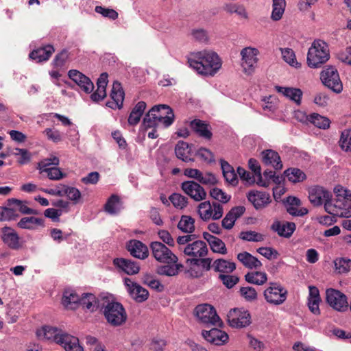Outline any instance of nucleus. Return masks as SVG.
<instances>
[{
	"label": "nucleus",
	"instance_id": "f257e3e1",
	"mask_svg": "<svg viewBox=\"0 0 351 351\" xmlns=\"http://www.w3.org/2000/svg\"><path fill=\"white\" fill-rule=\"evenodd\" d=\"M336 197L332 200V194L324 188L319 186L309 190L308 198L315 206L324 204L325 211L330 215H339L340 217H351V191L339 185L335 187Z\"/></svg>",
	"mask_w": 351,
	"mask_h": 351
},
{
	"label": "nucleus",
	"instance_id": "f03ea898",
	"mask_svg": "<svg viewBox=\"0 0 351 351\" xmlns=\"http://www.w3.org/2000/svg\"><path fill=\"white\" fill-rule=\"evenodd\" d=\"M189 66L204 75H214L221 67V60L217 53L204 50L188 59Z\"/></svg>",
	"mask_w": 351,
	"mask_h": 351
},
{
	"label": "nucleus",
	"instance_id": "7ed1b4c3",
	"mask_svg": "<svg viewBox=\"0 0 351 351\" xmlns=\"http://www.w3.org/2000/svg\"><path fill=\"white\" fill-rule=\"evenodd\" d=\"M330 58L328 45L323 40H315L308 49L307 64L311 68L320 67Z\"/></svg>",
	"mask_w": 351,
	"mask_h": 351
},
{
	"label": "nucleus",
	"instance_id": "20e7f679",
	"mask_svg": "<svg viewBox=\"0 0 351 351\" xmlns=\"http://www.w3.org/2000/svg\"><path fill=\"white\" fill-rule=\"evenodd\" d=\"M103 308L104 317L111 326H120L126 322L127 313L121 303L117 302H108Z\"/></svg>",
	"mask_w": 351,
	"mask_h": 351
},
{
	"label": "nucleus",
	"instance_id": "39448f33",
	"mask_svg": "<svg viewBox=\"0 0 351 351\" xmlns=\"http://www.w3.org/2000/svg\"><path fill=\"white\" fill-rule=\"evenodd\" d=\"M195 315L199 321L206 325L220 326L222 322L217 314L215 308L208 304L197 305L195 308Z\"/></svg>",
	"mask_w": 351,
	"mask_h": 351
},
{
	"label": "nucleus",
	"instance_id": "423d86ee",
	"mask_svg": "<svg viewBox=\"0 0 351 351\" xmlns=\"http://www.w3.org/2000/svg\"><path fill=\"white\" fill-rule=\"evenodd\" d=\"M151 252L154 258L162 263H176L178 256L164 243L153 241L149 245Z\"/></svg>",
	"mask_w": 351,
	"mask_h": 351
},
{
	"label": "nucleus",
	"instance_id": "0eeeda50",
	"mask_svg": "<svg viewBox=\"0 0 351 351\" xmlns=\"http://www.w3.org/2000/svg\"><path fill=\"white\" fill-rule=\"evenodd\" d=\"M197 212L200 218L205 221L210 219L217 220L222 217L223 208L217 202L211 204L209 201H205L199 204Z\"/></svg>",
	"mask_w": 351,
	"mask_h": 351
},
{
	"label": "nucleus",
	"instance_id": "6e6552de",
	"mask_svg": "<svg viewBox=\"0 0 351 351\" xmlns=\"http://www.w3.org/2000/svg\"><path fill=\"white\" fill-rule=\"evenodd\" d=\"M320 79L322 83L337 93L343 90V85L340 80L337 69L332 66H328L320 73Z\"/></svg>",
	"mask_w": 351,
	"mask_h": 351
},
{
	"label": "nucleus",
	"instance_id": "1a4fd4ad",
	"mask_svg": "<svg viewBox=\"0 0 351 351\" xmlns=\"http://www.w3.org/2000/svg\"><path fill=\"white\" fill-rule=\"evenodd\" d=\"M227 319L229 325L236 328H245L252 323L250 313L243 308L231 309L227 315Z\"/></svg>",
	"mask_w": 351,
	"mask_h": 351
},
{
	"label": "nucleus",
	"instance_id": "9d476101",
	"mask_svg": "<svg viewBox=\"0 0 351 351\" xmlns=\"http://www.w3.org/2000/svg\"><path fill=\"white\" fill-rule=\"evenodd\" d=\"M326 300L328 305L337 311L344 312L348 308L346 295L338 290L334 289H327L326 291Z\"/></svg>",
	"mask_w": 351,
	"mask_h": 351
},
{
	"label": "nucleus",
	"instance_id": "9b49d317",
	"mask_svg": "<svg viewBox=\"0 0 351 351\" xmlns=\"http://www.w3.org/2000/svg\"><path fill=\"white\" fill-rule=\"evenodd\" d=\"M287 291L277 283H270V286L264 291L266 301L270 304L279 305L287 299Z\"/></svg>",
	"mask_w": 351,
	"mask_h": 351
},
{
	"label": "nucleus",
	"instance_id": "f8f14e48",
	"mask_svg": "<svg viewBox=\"0 0 351 351\" xmlns=\"http://www.w3.org/2000/svg\"><path fill=\"white\" fill-rule=\"evenodd\" d=\"M258 50L254 47H245L241 51V66L245 73H252L258 62Z\"/></svg>",
	"mask_w": 351,
	"mask_h": 351
},
{
	"label": "nucleus",
	"instance_id": "ddd939ff",
	"mask_svg": "<svg viewBox=\"0 0 351 351\" xmlns=\"http://www.w3.org/2000/svg\"><path fill=\"white\" fill-rule=\"evenodd\" d=\"M124 284L130 296L136 302L141 303L149 298V291L137 282L132 281L129 278H125Z\"/></svg>",
	"mask_w": 351,
	"mask_h": 351
},
{
	"label": "nucleus",
	"instance_id": "4468645a",
	"mask_svg": "<svg viewBox=\"0 0 351 351\" xmlns=\"http://www.w3.org/2000/svg\"><path fill=\"white\" fill-rule=\"evenodd\" d=\"M182 191L196 202L204 200L206 197L204 189L195 181H184L181 184Z\"/></svg>",
	"mask_w": 351,
	"mask_h": 351
},
{
	"label": "nucleus",
	"instance_id": "2eb2a0df",
	"mask_svg": "<svg viewBox=\"0 0 351 351\" xmlns=\"http://www.w3.org/2000/svg\"><path fill=\"white\" fill-rule=\"evenodd\" d=\"M1 239L4 244L14 250H19L23 247V241L15 230L11 227L1 229Z\"/></svg>",
	"mask_w": 351,
	"mask_h": 351
},
{
	"label": "nucleus",
	"instance_id": "dca6fc26",
	"mask_svg": "<svg viewBox=\"0 0 351 351\" xmlns=\"http://www.w3.org/2000/svg\"><path fill=\"white\" fill-rule=\"evenodd\" d=\"M183 253L192 258H199L207 255L208 250L206 243L200 240H196L183 247Z\"/></svg>",
	"mask_w": 351,
	"mask_h": 351
},
{
	"label": "nucleus",
	"instance_id": "f3484780",
	"mask_svg": "<svg viewBox=\"0 0 351 351\" xmlns=\"http://www.w3.org/2000/svg\"><path fill=\"white\" fill-rule=\"evenodd\" d=\"M68 75L86 93H90L93 90L94 84L90 78L79 71L71 69L68 72Z\"/></svg>",
	"mask_w": 351,
	"mask_h": 351
},
{
	"label": "nucleus",
	"instance_id": "a211bd4d",
	"mask_svg": "<svg viewBox=\"0 0 351 351\" xmlns=\"http://www.w3.org/2000/svg\"><path fill=\"white\" fill-rule=\"evenodd\" d=\"M154 107H158V108L155 112H153L156 114L153 117L157 119L160 123H162L165 127L170 126L175 119L172 108L166 104L156 105Z\"/></svg>",
	"mask_w": 351,
	"mask_h": 351
},
{
	"label": "nucleus",
	"instance_id": "6ab92c4d",
	"mask_svg": "<svg viewBox=\"0 0 351 351\" xmlns=\"http://www.w3.org/2000/svg\"><path fill=\"white\" fill-rule=\"evenodd\" d=\"M202 335L207 341L216 346L223 345L228 340V334L216 328H213L210 330H203Z\"/></svg>",
	"mask_w": 351,
	"mask_h": 351
},
{
	"label": "nucleus",
	"instance_id": "aec40b11",
	"mask_svg": "<svg viewBox=\"0 0 351 351\" xmlns=\"http://www.w3.org/2000/svg\"><path fill=\"white\" fill-rule=\"evenodd\" d=\"M247 197L257 210L266 207L271 202L269 194L265 192L250 191Z\"/></svg>",
	"mask_w": 351,
	"mask_h": 351
},
{
	"label": "nucleus",
	"instance_id": "412c9836",
	"mask_svg": "<svg viewBox=\"0 0 351 351\" xmlns=\"http://www.w3.org/2000/svg\"><path fill=\"white\" fill-rule=\"evenodd\" d=\"M64 333V332L61 329L47 326L43 327L36 332L39 339L51 340L58 344L61 342L62 336H63Z\"/></svg>",
	"mask_w": 351,
	"mask_h": 351
},
{
	"label": "nucleus",
	"instance_id": "4be33fe9",
	"mask_svg": "<svg viewBox=\"0 0 351 351\" xmlns=\"http://www.w3.org/2000/svg\"><path fill=\"white\" fill-rule=\"evenodd\" d=\"M190 126L199 137L207 141H210L212 138V128L206 121L200 119H194L191 121Z\"/></svg>",
	"mask_w": 351,
	"mask_h": 351
},
{
	"label": "nucleus",
	"instance_id": "5701e85b",
	"mask_svg": "<svg viewBox=\"0 0 351 351\" xmlns=\"http://www.w3.org/2000/svg\"><path fill=\"white\" fill-rule=\"evenodd\" d=\"M113 264L119 269L128 275H134L139 272L140 266L136 261L124 258H116L113 260Z\"/></svg>",
	"mask_w": 351,
	"mask_h": 351
},
{
	"label": "nucleus",
	"instance_id": "b1692460",
	"mask_svg": "<svg viewBox=\"0 0 351 351\" xmlns=\"http://www.w3.org/2000/svg\"><path fill=\"white\" fill-rule=\"evenodd\" d=\"M127 247L130 254L136 258L143 260L149 256L148 247L140 241L131 240Z\"/></svg>",
	"mask_w": 351,
	"mask_h": 351
},
{
	"label": "nucleus",
	"instance_id": "393cba45",
	"mask_svg": "<svg viewBox=\"0 0 351 351\" xmlns=\"http://www.w3.org/2000/svg\"><path fill=\"white\" fill-rule=\"evenodd\" d=\"M295 224L293 222L275 221L271 226V229L276 232L280 237L289 238L295 230Z\"/></svg>",
	"mask_w": 351,
	"mask_h": 351
},
{
	"label": "nucleus",
	"instance_id": "a878e982",
	"mask_svg": "<svg viewBox=\"0 0 351 351\" xmlns=\"http://www.w3.org/2000/svg\"><path fill=\"white\" fill-rule=\"evenodd\" d=\"M60 345L65 351H84L83 347L80 344L79 339L64 332L62 336Z\"/></svg>",
	"mask_w": 351,
	"mask_h": 351
},
{
	"label": "nucleus",
	"instance_id": "bb28decb",
	"mask_svg": "<svg viewBox=\"0 0 351 351\" xmlns=\"http://www.w3.org/2000/svg\"><path fill=\"white\" fill-rule=\"evenodd\" d=\"M262 161L267 165H271L275 169L282 168V163L278 152L272 149L264 150L261 152Z\"/></svg>",
	"mask_w": 351,
	"mask_h": 351
},
{
	"label": "nucleus",
	"instance_id": "cd10ccee",
	"mask_svg": "<svg viewBox=\"0 0 351 351\" xmlns=\"http://www.w3.org/2000/svg\"><path fill=\"white\" fill-rule=\"evenodd\" d=\"M108 74L103 73L100 75L97 82V88L91 95L90 98L93 101H99L106 97V88L108 84Z\"/></svg>",
	"mask_w": 351,
	"mask_h": 351
},
{
	"label": "nucleus",
	"instance_id": "c85d7f7f",
	"mask_svg": "<svg viewBox=\"0 0 351 351\" xmlns=\"http://www.w3.org/2000/svg\"><path fill=\"white\" fill-rule=\"evenodd\" d=\"M108 74L103 73L100 75L97 82V88L91 95L90 98L93 101H99L106 97V88L108 84Z\"/></svg>",
	"mask_w": 351,
	"mask_h": 351
},
{
	"label": "nucleus",
	"instance_id": "c756f323",
	"mask_svg": "<svg viewBox=\"0 0 351 351\" xmlns=\"http://www.w3.org/2000/svg\"><path fill=\"white\" fill-rule=\"evenodd\" d=\"M17 226L22 229L36 230L38 227L45 226V219L35 217H25L17 223Z\"/></svg>",
	"mask_w": 351,
	"mask_h": 351
},
{
	"label": "nucleus",
	"instance_id": "7c9ffc66",
	"mask_svg": "<svg viewBox=\"0 0 351 351\" xmlns=\"http://www.w3.org/2000/svg\"><path fill=\"white\" fill-rule=\"evenodd\" d=\"M55 51L52 45H48L32 51L29 53V58L37 62L46 61L49 59L51 54Z\"/></svg>",
	"mask_w": 351,
	"mask_h": 351
},
{
	"label": "nucleus",
	"instance_id": "2f4dec72",
	"mask_svg": "<svg viewBox=\"0 0 351 351\" xmlns=\"http://www.w3.org/2000/svg\"><path fill=\"white\" fill-rule=\"evenodd\" d=\"M275 89L278 93L293 101L296 104H300L302 92L300 88L276 86Z\"/></svg>",
	"mask_w": 351,
	"mask_h": 351
},
{
	"label": "nucleus",
	"instance_id": "473e14b6",
	"mask_svg": "<svg viewBox=\"0 0 351 351\" xmlns=\"http://www.w3.org/2000/svg\"><path fill=\"white\" fill-rule=\"evenodd\" d=\"M237 259L243 266L250 269H258L262 266L261 262L256 257L247 252L239 253Z\"/></svg>",
	"mask_w": 351,
	"mask_h": 351
},
{
	"label": "nucleus",
	"instance_id": "72a5a7b5",
	"mask_svg": "<svg viewBox=\"0 0 351 351\" xmlns=\"http://www.w3.org/2000/svg\"><path fill=\"white\" fill-rule=\"evenodd\" d=\"M219 162L225 180L231 185L236 186L238 184V178L234 168L223 159H221Z\"/></svg>",
	"mask_w": 351,
	"mask_h": 351
},
{
	"label": "nucleus",
	"instance_id": "f704fd0d",
	"mask_svg": "<svg viewBox=\"0 0 351 351\" xmlns=\"http://www.w3.org/2000/svg\"><path fill=\"white\" fill-rule=\"evenodd\" d=\"M190 145L188 143L179 141L175 147V154L178 158L185 162H194V158L189 157Z\"/></svg>",
	"mask_w": 351,
	"mask_h": 351
},
{
	"label": "nucleus",
	"instance_id": "c9c22d12",
	"mask_svg": "<svg viewBox=\"0 0 351 351\" xmlns=\"http://www.w3.org/2000/svg\"><path fill=\"white\" fill-rule=\"evenodd\" d=\"M79 306H82L90 312H94L99 308V302L95 295L88 293H83L80 296Z\"/></svg>",
	"mask_w": 351,
	"mask_h": 351
},
{
	"label": "nucleus",
	"instance_id": "e433bc0d",
	"mask_svg": "<svg viewBox=\"0 0 351 351\" xmlns=\"http://www.w3.org/2000/svg\"><path fill=\"white\" fill-rule=\"evenodd\" d=\"M166 265H160L156 269L158 274L166 276H175L179 274V271L183 268L181 263H165Z\"/></svg>",
	"mask_w": 351,
	"mask_h": 351
},
{
	"label": "nucleus",
	"instance_id": "4c0bfd02",
	"mask_svg": "<svg viewBox=\"0 0 351 351\" xmlns=\"http://www.w3.org/2000/svg\"><path fill=\"white\" fill-rule=\"evenodd\" d=\"M80 296L74 291L66 290L64 292L62 304L66 308L75 309L79 306Z\"/></svg>",
	"mask_w": 351,
	"mask_h": 351
},
{
	"label": "nucleus",
	"instance_id": "58836bf2",
	"mask_svg": "<svg viewBox=\"0 0 351 351\" xmlns=\"http://www.w3.org/2000/svg\"><path fill=\"white\" fill-rule=\"evenodd\" d=\"M146 103L143 101H138L136 104L130 112L128 119L130 125H135L138 123L146 108Z\"/></svg>",
	"mask_w": 351,
	"mask_h": 351
},
{
	"label": "nucleus",
	"instance_id": "ea45409f",
	"mask_svg": "<svg viewBox=\"0 0 351 351\" xmlns=\"http://www.w3.org/2000/svg\"><path fill=\"white\" fill-rule=\"evenodd\" d=\"M213 267L217 272L231 273L236 269V265L226 259L219 258L214 261Z\"/></svg>",
	"mask_w": 351,
	"mask_h": 351
},
{
	"label": "nucleus",
	"instance_id": "a19ab883",
	"mask_svg": "<svg viewBox=\"0 0 351 351\" xmlns=\"http://www.w3.org/2000/svg\"><path fill=\"white\" fill-rule=\"evenodd\" d=\"M245 280L251 284L263 285L267 280V275L265 272L251 271L245 275Z\"/></svg>",
	"mask_w": 351,
	"mask_h": 351
},
{
	"label": "nucleus",
	"instance_id": "79ce46f5",
	"mask_svg": "<svg viewBox=\"0 0 351 351\" xmlns=\"http://www.w3.org/2000/svg\"><path fill=\"white\" fill-rule=\"evenodd\" d=\"M308 120L315 126L323 130L328 129L330 124V121L328 118L317 113L311 114L308 117Z\"/></svg>",
	"mask_w": 351,
	"mask_h": 351
},
{
	"label": "nucleus",
	"instance_id": "37998d69",
	"mask_svg": "<svg viewBox=\"0 0 351 351\" xmlns=\"http://www.w3.org/2000/svg\"><path fill=\"white\" fill-rule=\"evenodd\" d=\"M195 220L190 216L182 215L178 223V228L185 233H193L195 230Z\"/></svg>",
	"mask_w": 351,
	"mask_h": 351
},
{
	"label": "nucleus",
	"instance_id": "c03bdc74",
	"mask_svg": "<svg viewBox=\"0 0 351 351\" xmlns=\"http://www.w3.org/2000/svg\"><path fill=\"white\" fill-rule=\"evenodd\" d=\"M157 108L158 107H152L143 118L142 127H143L145 130L155 128L160 123L157 119H154L153 117L156 116L153 112H155V111L157 110Z\"/></svg>",
	"mask_w": 351,
	"mask_h": 351
},
{
	"label": "nucleus",
	"instance_id": "a18cd8bd",
	"mask_svg": "<svg viewBox=\"0 0 351 351\" xmlns=\"http://www.w3.org/2000/svg\"><path fill=\"white\" fill-rule=\"evenodd\" d=\"M224 10L230 14H237L241 18L247 19L248 14L243 5L237 3L226 4Z\"/></svg>",
	"mask_w": 351,
	"mask_h": 351
},
{
	"label": "nucleus",
	"instance_id": "49530a36",
	"mask_svg": "<svg viewBox=\"0 0 351 351\" xmlns=\"http://www.w3.org/2000/svg\"><path fill=\"white\" fill-rule=\"evenodd\" d=\"M110 97L112 99L117 102L119 106H123L125 93L120 82H114L113 83Z\"/></svg>",
	"mask_w": 351,
	"mask_h": 351
},
{
	"label": "nucleus",
	"instance_id": "de8ad7c7",
	"mask_svg": "<svg viewBox=\"0 0 351 351\" xmlns=\"http://www.w3.org/2000/svg\"><path fill=\"white\" fill-rule=\"evenodd\" d=\"M284 173L288 178V180L292 182H302L306 179L305 173L297 168H291L285 171Z\"/></svg>",
	"mask_w": 351,
	"mask_h": 351
},
{
	"label": "nucleus",
	"instance_id": "09e8293b",
	"mask_svg": "<svg viewBox=\"0 0 351 351\" xmlns=\"http://www.w3.org/2000/svg\"><path fill=\"white\" fill-rule=\"evenodd\" d=\"M8 202H9L10 204H15L18 207L19 210L22 214L35 215H39V212L37 210L29 208L26 205V203H27L26 202H23L21 200H19L17 199H14V198L8 199Z\"/></svg>",
	"mask_w": 351,
	"mask_h": 351
},
{
	"label": "nucleus",
	"instance_id": "8fccbe9b",
	"mask_svg": "<svg viewBox=\"0 0 351 351\" xmlns=\"http://www.w3.org/2000/svg\"><path fill=\"white\" fill-rule=\"evenodd\" d=\"M335 269L339 274L347 273L351 269V259L347 258H337L334 261Z\"/></svg>",
	"mask_w": 351,
	"mask_h": 351
},
{
	"label": "nucleus",
	"instance_id": "3c124183",
	"mask_svg": "<svg viewBox=\"0 0 351 351\" xmlns=\"http://www.w3.org/2000/svg\"><path fill=\"white\" fill-rule=\"evenodd\" d=\"M249 167L250 169L254 173V174L258 176V184L260 186L267 187L268 186V182L266 181L262 180L261 177V166L259 165L258 161L254 158H250L248 161Z\"/></svg>",
	"mask_w": 351,
	"mask_h": 351
},
{
	"label": "nucleus",
	"instance_id": "603ef678",
	"mask_svg": "<svg viewBox=\"0 0 351 351\" xmlns=\"http://www.w3.org/2000/svg\"><path fill=\"white\" fill-rule=\"evenodd\" d=\"M240 239L247 241L260 242L264 240L263 234L255 231H242L239 235Z\"/></svg>",
	"mask_w": 351,
	"mask_h": 351
},
{
	"label": "nucleus",
	"instance_id": "864d4df0",
	"mask_svg": "<svg viewBox=\"0 0 351 351\" xmlns=\"http://www.w3.org/2000/svg\"><path fill=\"white\" fill-rule=\"evenodd\" d=\"M169 199L176 208L180 209L185 208L188 204V198L180 193H173Z\"/></svg>",
	"mask_w": 351,
	"mask_h": 351
},
{
	"label": "nucleus",
	"instance_id": "5fc2aeb1",
	"mask_svg": "<svg viewBox=\"0 0 351 351\" xmlns=\"http://www.w3.org/2000/svg\"><path fill=\"white\" fill-rule=\"evenodd\" d=\"M95 12L100 14L102 16L110 20H115L118 18V12L112 8L97 5L95 8Z\"/></svg>",
	"mask_w": 351,
	"mask_h": 351
},
{
	"label": "nucleus",
	"instance_id": "6e6d98bb",
	"mask_svg": "<svg viewBox=\"0 0 351 351\" xmlns=\"http://www.w3.org/2000/svg\"><path fill=\"white\" fill-rule=\"evenodd\" d=\"M339 145L343 150L351 152V130H344L342 132Z\"/></svg>",
	"mask_w": 351,
	"mask_h": 351
},
{
	"label": "nucleus",
	"instance_id": "4d7b16f0",
	"mask_svg": "<svg viewBox=\"0 0 351 351\" xmlns=\"http://www.w3.org/2000/svg\"><path fill=\"white\" fill-rule=\"evenodd\" d=\"M120 199L117 195H112L105 204V210L110 214H116L119 209L116 206L119 202Z\"/></svg>",
	"mask_w": 351,
	"mask_h": 351
},
{
	"label": "nucleus",
	"instance_id": "13d9d810",
	"mask_svg": "<svg viewBox=\"0 0 351 351\" xmlns=\"http://www.w3.org/2000/svg\"><path fill=\"white\" fill-rule=\"evenodd\" d=\"M210 196L221 203H227L230 201L231 197L219 188H213L210 191Z\"/></svg>",
	"mask_w": 351,
	"mask_h": 351
},
{
	"label": "nucleus",
	"instance_id": "bf43d9fd",
	"mask_svg": "<svg viewBox=\"0 0 351 351\" xmlns=\"http://www.w3.org/2000/svg\"><path fill=\"white\" fill-rule=\"evenodd\" d=\"M13 154L18 156V162L24 165L29 162L31 160V154L25 149L16 148Z\"/></svg>",
	"mask_w": 351,
	"mask_h": 351
},
{
	"label": "nucleus",
	"instance_id": "052dcab7",
	"mask_svg": "<svg viewBox=\"0 0 351 351\" xmlns=\"http://www.w3.org/2000/svg\"><path fill=\"white\" fill-rule=\"evenodd\" d=\"M210 249L215 253L226 254L227 249L224 242L219 238L216 237L210 244Z\"/></svg>",
	"mask_w": 351,
	"mask_h": 351
},
{
	"label": "nucleus",
	"instance_id": "680f3d73",
	"mask_svg": "<svg viewBox=\"0 0 351 351\" xmlns=\"http://www.w3.org/2000/svg\"><path fill=\"white\" fill-rule=\"evenodd\" d=\"M283 60L291 66H297L298 64L296 61L295 55L293 51L289 48L280 49Z\"/></svg>",
	"mask_w": 351,
	"mask_h": 351
},
{
	"label": "nucleus",
	"instance_id": "e2e57ef3",
	"mask_svg": "<svg viewBox=\"0 0 351 351\" xmlns=\"http://www.w3.org/2000/svg\"><path fill=\"white\" fill-rule=\"evenodd\" d=\"M240 293L248 302H253L257 299V292L251 287H243L240 289Z\"/></svg>",
	"mask_w": 351,
	"mask_h": 351
},
{
	"label": "nucleus",
	"instance_id": "0e129e2a",
	"mask_svg": "<svg viewBox=\"0 0 351 351\" xmlns=\"http://www.w3.org/2000/svg\"><path fill=\"white\" fill-rule=\"evenodd\" d=\"M143 282L158 291H162L163 289V286L161 283L149 274H146L143 277Z\"/></svg>",
	"mask_w": 351,
	"mask_h": 351
},
{
	"label": "nucleus",
	"instance_id": "69168bd1",
	"mask_svg": "<svg viewBox=\"0 0 351 351\" xmlns=\"http://www.w3.org/2000/svg\"><path fill=\"white\" fill-rule=\"evenodd\" d=\"M219 278L221 280L223 284L228 288H232L236 284L238 283L239 278L237 276L226 275L221 274Z\"/></svg>",
	"mask_w": 351,
	"mask_h": 351
},
{
	"label": "nucleus",
	"instance_id": "338daca9",
	"mask_svg": "<svg viewBox=\"0 0 351 351\" xmlns=\"http://www.w3.org/2000/svg\"><path fill=\"white\" fill-rule=\"evenodd\" d=\"M196 155L206 162L211 163L215 161L213 153L208 149L200 147L196 152Z\"/></svg>",
	"mask_w": 351,
	"mask_h": 351
},
{
	"label": "nucleus",
	"instance_id": "774afa93",
	"mask_svg": "<svg viewBox=\"0 0 351 351\" xmlns=\"http://www.w3.org/2000/svg\"><path fill=\"white\" fill-rule=\"evenodd\" d=\"M65 194L74 204L78 203L81 198L80 191L75 187L65 186Z\"/></svg>",
	"mask_w": 351,
	"mask_h": 351
}]
</instances>
